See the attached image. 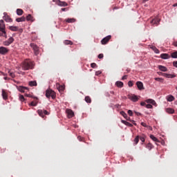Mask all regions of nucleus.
Returning <instances> with one entry per match:
<instances>
[{
    "label": "nucleus",
    "instance_id": "10",
    "mask_svg": "<svg viewBox=\"0 0 177 177\" xmlns=\"http://www.w3.org/2000/svg\"><path fill=\"white\" fill-rule=\"evenodd\" d=\"M120 113L121 115H122V117H124V118H125V120H127V121H131V118L128 117V115L127 114V113H125V111H121Z\"/></svg>",
    "mask_w": 177,
    "mask_h": 177
},
{
    "label": "nucleus",
    "instance_id": "62",
    "mask_svg": "<svg viewBox=\"0 0 177 177\" xmlns=\"http://www.w3.org/2000/svg\"><path fill=\"white\" fill-rule=\"evenodd\" d=\"M122 124H124V125H127V121L126 120H122Z\"/></svg>",
    "mask_w": 177,
    "mask_h": 177
},
{
    "label": "nucleus",
    "instance_id": "47",
    "mask_svg": "<svg viewBox=\"0 0 177 177\" xmlns=\"http://www.w3.org/2000/svg\"><path fill=\"white\" fill-rule=\"evenodd\" d=\"M126 125L127 127H133V124H132L131 123H129V122H127Z\"/></svg>",
    "mask_w": 177,
    "mask_h": 177
},
{
    "label": "nucleus",
    "instance_id": "46",
    "mask_svg": "<svg viewBox=\"0 0 177 177\" xmlns=\"http://www.w3.org/2000/svg\"><path fill=\"white\" fill-rule=\"evenodd\" d=\"M128 85L131 88V87L133 86V83L132 82V81H129L128 82Z\"/></svg>",
    "mask_w": 177,
    "mask_h": 177
},
{
    "label": "nucleus",
    "instance_id": "28",
    "mask_svg": "<svg viewBox=\"0 0 177 177\" xmlns=\"http://www.w3.org/2000/svg\"><path fill=\"white\" fill-rule=\"evenodd\" d=\"M37 113H38L40 117H41L42 118H44V117H45V115L44 114V111H42V110H41V109H39V110L37 111Z\"/></svg>",
    "mask_w": 177,
    "mask_h": 177
},
{
    "label": "nucleus",
    "instance_id": "55",
    "mask_svg": "<svg viewBox=\"0 0 177 177\" xmlns=\"http://www.w3.org/2000/svg\"><path fill=\"white\" fill-rule=\"evenodd\" d=\"M77 139H78V140H80V142H82V140L84 139L82 137H81V136H78L77 137Z\"/></svg>",
    "mask_w": 177,
    "mask_h": 177
},
{
    "label": "nucleus",
    "instance_id": "25",
    "mask_svg": "<svg viewBox=\"0 0 177 177\" xmlns=\"http://www.w3.org/2000/svg\"><path fill=\"white\" fill-rule=\"evenodd\" d=\"M16 21H17V23H20L21 21H26V17H19V18H17Z\"/></svg>",
    "mask_w": 177,
    "mask_h": 177
},
{
    "label": "nucleus",
    "instance_id": "20",
    "mask_svg": "<svg viewBox=\"0 0 177 177\" xmlns=\"http://www.w3.org/2000/svg\"><path fill=\"white\" fill-rule=\"evenodd\" d=\"M167 102H174V100H175V97H174L173 95H168L167 97H166Z\"/></svg>",
    "mask_w": 177,
    "mask_h": 177
},
{
    "label": "nucleus",
    "instance_id": "56",
    "mask_svg": "<svg viewBox=\"0 0 177 177\" xmlns=\"http://www.w3.org/2000/svg\"><path fill=\"white\" fill-rule=\"evenodd\" d=\"M127 78H128V76L127 75H124L122 77V80H127Z\"/></svg>",
    "mask_w": 177,
    "mask_h": 177
},
{
    "label": "nucleus",
    "instance_id": "4",
    "mask_svg": "<svg viewBox=\"0 0 177 177\" xmlns=\"http://www.w3.org/2000/svg\"><path fill=\"white\" fill-rule=\"evenodd\" d=\"M30 48L34 50L35 56H38V55H39V47H38V46L34 43L30 44Z\"/></svg>",
    "mask_w": 177,
    "mask_h": 177
},
{
    "label": "nucleus",
    "instance_id": "9",
    "mask_svg": "<svg viewBox=\"0 0 177 177\" xmlns=\"http://www.w3.org/2000/svg\"><path fill=\"white\" fill-rule=\"evenodd\" d=\"M17 88L18 89V91L19 92H21L22 93H24V92H26V91H28V87H24L23 86H17Z\"/></svg>",
    "mask_w": 177,
    "mask_h": 177
},
{
    "label": "nucleus",
    "instance_id": "53",
    "mask_svg": "<svg viewBox=\"0 0 177 177\" xmlns=\"http://www.w3.org/2000/svg\"><path fill=\"white\" fill-rule=\"evenodd\" d=\"M173 66H174V67H176L177 68V61L173 62Z\"/></svg>",
    "mask_w": 177,
    "mask_h": 177
},
{
    "label": "nucleus",
    "instance_id": "15",
    "mask_svg": "<svg viewBox=\"0 0 177 177\" xmlns=\"http://www.w3.org/2000/svg\"><path fill=\"white\" fill-rule=\"evenodd\" d=\"M162 75L163 77H165L166 78H175L176 75H172V74H168V73H162Z\"/></svg>",
    "mask_w": 177,
    "mask_h": 177
},
{
    "label": "nucleus",
    "instance_id": "58",
    "mask_svg": "<svg viewBox=\"0 0 177 177\" xmlns=\"http://www.w3.org/2000/svg\"><path fill=\"white\" fill-rule=\"evenodd\" d=\"M61 10L62 12H66V10H68V8H62Z\"/></svg>",
    "mask_w": 177,
    "mask_h": 177
},
{
    "label": "nucleus",
    "instance_id": "54",
    "mask_svg": "<svg viewBox=\"0 0 177 177\" xmlns=\"http://www.w3.org/2000/svg\"><path fill=\"white\" fill-rule=\"evenodd\" d=\"M162 79H161V78H160V77H156L155 78V81H159V82H160V81H162Z\"/></svg>",
    "mask_w": 177,
    "mask_h": 177
},
{
    "label": "nucleus",
    "instance_id": "13",
    "mask_svg": "<svg viewBox=\"0 0 177 177\" xmlns=\"http://www.w3.org/2000/svg\"><path fill=\"white\" fill-rule=\"evenodd\" d=\"M151 24H153V26H154V24H156V26H158L160 24V19L155 18V19H152L151 21Z\"/></svg>",
    "mask_w": 177,
    "mask_h": 177
},
{
    "label": "nucleus",
    "instance_id": "41",
    "mask_svg": "<svg viewBox=\"0 0 177 177\" xmlns=\"http://www.w3.org/2000/svg\"><path fill=\"white\" fill-rule=\"evenodd\" d=\"M19 100L21 102H24V100H26V99L24 98V96L23 95H19Z\"/></svg>",
    "mask_w": 177,
    "mask_h": 177
},
{
    "label": "nucleus",
    "instance_id": "43",
    "mask_svg": "<svg viewBox=\"0 0 177 177\" xmlns=\"http://www.w3.org/2000/svg\"><path fill=\"white\" fill-rule=\"evenodd\" d=\"M91 67L92 68H96V67H97V65L95 63H92L91 64Z\"/></svg>",
    "mask_w": 177,
    "mask_h": 177
},
{
    "label": "nucleus",
    "instance_id": "14",
    "mask_svg": "<svg viewBox=\"0 0 177 177\" xmlns=\"http://www.w3.org/2000/svg\"><path fill=\"white\" fill-rule=\"evenodd\" d=\"M57 3L59 6H68V3H66V1H62L60 0H57Z\"/></svg>",
    "mask_w": 177,
    "mask_h": 177
},
{
    "label": "nucleus",
    "instance_id": "11",
    "mask_svg": "<svg viewBox=\"0 0 177 177\" xmlns=\"http://www.w3.org/2000/svg\"><path fill=\"white\" fill-rule=\"evenodd\" d=\"M66 113L68 114V118H73L74 117V112L71 109H66Z\"/></svg>",
    "mask_w": 177,
    "mask_h": 177
},
{
    "label": "nucleus",
    "instance_id": "16",
    "mask_svg": "<svg viewBox=\"0 0 177 177\" xmlns=\"http://www.w3.org/2000/svg\"><path fill=\"white\" fill-rule=\"evenodd\" d=\"M158 68H159V70L160 71H163V72H166V71H168V68H167V67L162 66V65H159L158 66Z\"/></svg>",
    "mask_w": 177,
    "mask_h": 177
},
{
    "label": "nucleus",
    "instance_id": "7",
    "mask_svg": "<svg viewBox=\"0 0 177 177\" xmlns=\"http://www.w3.org/2000/svg\"><path fill=\"white\" fill-rule=\"evenodd\" d=\"M3 15L4 16L3 19V20H5V21H6L7 23H12L13 21V20H12V18H10V17H9V15H8L6 12H4Z\"/></svg>",
    "mask_w": 177,
    "mask_h": 177
},
{
    "label": "nucleus",
    "instance_id": "61",
    "mask_svg": "<svg viewBox=\"0 0 177 177\" xmlns=\"http://www.w3.org/2000/svg\"><path fill=\"white\" fill-rule=\"evenodd\" d=\"M173 45H174V46L177 47V41L173 42Z\"/></svg>",
    "mask_w": 177,
    "mask_h": 177
},
{
    "label": "nucleus",
    "instance_id": "30",
    "mask_svg": "<svg viewBox=\"0 0 177 177\" xmlns=\"http://www.w3.org/2000/svg\"><path fill=\"white\" fill-rule=\"evenodd\" d=\"M64 45H73V43L71 41V40H64Z\"/></svg>",
    "mask_w": 177,
    "mask_h": 177
},
{
    "label": "nucleus",
    "instance_id": "35",
    "mask_svg": "<svg viewBox=\"0 0 177 177\" xmlns=\"http://www.w3.org/2000/svg\"><path fill=\"white\" fill-rule=\"evenodd\" d=\"M171 57L173 59H177V51L172 53L171 54Z\"/></svg>",
    "mask_w": 177,
    "mask_h": 177
},
{
    "label": "nucleus",
    "instance_id": "63",
    "mask_svg": "<svg viewBox=\"0 0 177 177\" xmlns=\"http://www.w3.org/2000/svg\"><path fill=\"white\" fill-rule=\"evenodd\" d=\"M136 115H142V113H139V112H135Z\"/></svg>",
    "mask_w": 177,
    "mask_h": 177
},
{
    "label": "nucleus",
    "instance_id": "59",
    "mask_svg": "<svg viewBox=\"0 0 177 177\" xmlns=\"http://www.w3.org/2000/svg\"><path fill=\"white\" fill-rule=\"evenodd\" d=\"M140 104H141V106H146V102H142L140 103Z\"/></svg>",
    "mask_w": 177,
    "mask_h": 177
},
{
    "label": "nucleus",
    "instance_id": "2",
    "mask_svg": "<svg viewBox=\"0 0 177 177\" xmlns=\"http://www.w3.org/2000/svg\"><path fill=\"white\" fill-rule=\"evenodd\" d=\"M46 96L48 97V99H55L56 97V93L53 91V90H46Z\"/></svg>",
    "mask_w": 177,
    "mask_h": 177
},
{
    "label": "nucleus",
    "instance_id": "29",
    "mask_svg": "<svg viewBox=\"0 0 177 177\" xmlns=\"http://www.w3.org/2000/svg\"><path fill=\"white\" fill-rule=\"evenodd\" d=\"M23 13H24V12L23 11L22 9H20V8L17 9V15H18V16H21Z\"/></svg>",
    "mask_w": 177,
    "mask_h": 177
},
{
    "label": "nucleus",
    "instance_id": "34",
    "mask_svg": "<svg viewBox=\"0 0 177 177\" xmlns=\"http://www.w3.org/2000/svg\"><path fill=\"white\" fill-rule=\"evenodd\" d=\"M139 143V136H137L134 139V145L136 146Z\"/></svg>",
    "mask_w": 177,
    "mask_h": 177
},
{
    "label": "nucleus",
    "instance_id": "50",
    "mask_svg": "<svg viewBox=\"0 0 177 177\" xmlns=\"http://www.w3.org/2000/svg\"><path fill=\"white\" fill-rule=\"evenodd\" d=\"M37 103L35 102H32L30 103V106H37Z\"/></svg>",
    "mask_w": 177,
    "mask_h": 177
},
{
    "label": "nucleus",
    "instance_id": "26",
    "mask_svg": "<svg viewBox=\"0 0 177 177\" xmlns=\"http://www.w3.org/2000/svg\"><path fill=\"white\" fill-rule=\"evenodd\" d=\"M166 111L169 113V114H174L175 113V111L173 109L171 108H167L166 109Z\"/></svg>",
    "mask_w": 177,
    "mask_h": 177
},
{
    "label": "nucleus",
    "instance_id": "12",
    "mask_svg": "<svg viewBox=\"0 0 177 177\" xmlns=\"http://www.w3.org/2000/svg\"><path fill=\"white\" fill-rule=\"evenodd\" d=\"M136 85L139 91H143L145 89V87L143 86V83L142 82H137Z\"/></svg>",
    "mask_w": 177,
    "mask_h": 177
},
{
    "label": "nucleus",
    "instance_id": "48",
    "mask_svg": "<svg viewBox=\"0 0 177 177\" xmlns=\"http://www.w3.org/2000/svg\"><path fill=\"white\" fill-rule=\"evenodd\" d=\"M43 113H44V115H49V112H48V111H46V110H44Z\"/></svg>",
    "mask_w": 177,
    "mask_h": 177
},
{
    "label": "nucleus",
    "instance_id": "45",
    "mask_svg": "<svg viewBox=\"0 0 177 177\" xmlns=\"http://www.w3.org/2000/svg\"><path fill=\"white\" fill-rule=\"evenodd\" d=\"M127 113L129 115H130V117H132V115H133V112H132L131 110H129Z\"/></svg>",
    "mask_w": 177,
    "mask_h": 177
},
{
    "label": "nucleus",
    "instance_id": "6",
    "mask_svg": "<svg viewBox=\"0 0 177 177\" xmlns=\"http://www.w3.org/2000/svg\"><path fill=\"white\" fill-rule=\"evenodd\" d=\"M128 97L132 102H138V100H139V98H138V96L135 94H130L128 95Z\"/></svg>",
    "mask_w": 177,
    "mask_h": 177
},
{
    "label": "nucleus",
    "instance_id": "17",
    "mask_svg": "<svg viewBox=\"0 0 177 177\" xmlns=\"http://www.w3.org/2000/svg\"><path fill=\"white\" fill-rule=\"evenodd\" d=\"M6 26H5V22L3 19L0 20V30H5Z\"/></svg>",
    "mask_w": 177,
    "mask_h": 177
},
{
    "label": "nucleus",
    "instance_id": "36",
    "mask_svg": "<svg viewBox=\"0 0 177 177\" xmlns=\"http://www.w3.org/2000/svg\"><path fill=\"white\" fill-rule=\"evenodd\" d=\"M8 42L10 43V45L11 44H13V42H15V39L12 37H10L8 40H7Z\"/></svg>",
    "mask_w": 177,
    "mask_h": 177
},
{
    "label": "nucleus",
    "instance_id": "23",
    "mask_svg": "<svg viewBox=\"0 0 177 177\" xmlns=\"http://www.w3.org/2000/svg\"><path fill=\"white\" fill-rule=\"evenodd\" d=\"M2 96L4 100H6V99H8V93H6V91H5V90L2 91Z\"/></svg>",
    "mask_w": 177,
    "mask_h": 177
},
{
    "label": "nucleus",
    "instance_id": "33",
    "mask_svg": "<svg viewBox=\"0 0 177 177\" xmlns=\"http://www.w3.org/2000/svg\"><path fill=\"white\" fill-rule=\"evenodd\" d=\"M30 86H37V82L35 81H30L29 82Z\"/></svg>",
    "mask_w": 177,
    "mask_h": 177
},
{
    "label": "nucleus",
    "instance_id": "21",
    "mask_svg": "<svg viewBox=\"0 0 177 177\" xmlns=\"http://www.w3.org/2000/svg\"><path fill=\"white\" fill-rule=\"evenodd\" d=\"M145 147H146V149H148V150H151V149H153V148H154V146L152 145L151 143L149 142L148 144H147V145H145Z\"/></svg>",
    "mask_w": 177,
    "mask_h": 177
},
{
    "label": "nucleus",
    "instance_id": "22",
    "mask_svg": "<svg viewBox=\"0 0 177 177\" xmlns=\"http://www.w3.org/2000/svg\"><path fill=\"white\" fill-rule=\"evenodd\" d=\"M8 28L11 31H19V27L17 26H9Z\"/></svg>",
    "mask_w": 177,
    "mask_h": 177
},
{
    "label": "nucleus",
    "instance_id": "40",
    "mask_svg": "<svg viewBox=\"0 0 177 177\" xmlns=\"http://www.w3.org/2000/svg\"><path fill=\"white\" fill-rule=\"evenodd\" d=\"M3 45H4V46H9V45H10V43L7 40L3 42Z\"/></svg>",
    "mask_w": 177,
    "mask_h": 177
},
{
    "label": "nucleus",
    "instance_id": "49",
    "mask_svg": "<svg viewBox=\"0 0 177 177\" xmlns=\"http://www.w3.org/2000/svg\"><path fill=\"white\" fill-rule=\"evenodd\" d=\"M104 57V55L103 54L98 55V59H103Z\"/></svg>",
    "mask_w": 177,
    "mask_h": 177
},
{
    "label": "nucleus",
    "instance_id": "64",
    "mask_svg": "<svg viewBox=\"0 0 177 177\" xmlns=\"http://www.w3.org/2000/svg\"><path fill=\"white\" fill-rule=\"evenodd\" d=\"M0 75H5V73H3V72L0 71Z\"/></svg>",
    "mask_w": 177,
    "mask_h": 177
},
{
    "label": "nucleus",
    "instance_id": "37",
    "mask_svg": "<svg viewBox=\"0 0 177 177\" xmlns=\"http://www.w3.org/2000/svg\"><path fill=\"white\" fill-rule=\"evenodd\" d=\"M145 138L146 136H139V139L141 140V142H142V143H145Z\"/></svg>",
    "mask_w": 177,
    "mask_h": 177
},
{
    "label": "nucleus",
    "instance_id": "18",
    "mask_svg": "<svg viewBox=\"0 0 177 177\" xmlns=\"http://www.w3.org/2000/svg\"><path fill=\"white\" fill-rule=\"evenodd\" d=\"M0 37H4V38H8L6 31L5 30H0Z\"/></svg>",
    "mask_w": 177,
    "mask_h": 177
},
{
    "label": "nucleus",
    "instance_id": "57",
    "mask_svg": "<svg viewBox=\"0 0 177 177\" xmlns=\"http://www.w3.org/2000/svg\"><path fill=\"white\" fill-rule=\"evenodd\" d=\"M131 122H133V125H135L136 127V123L135 122V121L134 120H131V119H130V120H129Z\"/></svg>",
    "mask_w": 177,
    "mask_h": 177
},
{
    "label": "nucleus",
    "instance_id": "24",
    "mask_svg": "<svg viewBox=\"0 0 177 177\" xmlns=\"http://www.w3.org/2000/svg\"><path fill=\"white\" fill-rule=\"evenodd\" d=\"M115 85L118 88H122V86H124V83L122 82H116Z\"/></svg>",
    "mask_w": 177,
    "mask_h": 177
},
{
    "label": "nucleus",
    "instance_id": "5",
    "mask_svg": "<svg viewBox=\"0 0 177 177\" xmlns=\"http://www.w3.org/2000/svg\"><path fill=\"white\" fill-rule=\"evenodd\" d=\"M111 39V35H108L101 40L102 45H106L109 43V41Z\"/></svg>",
    "mask_w": 177,
    "mask_h": 177
},
{
    "label": "nucleus",
    "instance_id": "60",
    "mask_svg": "<svg viewBox=\"0 0 177 177\" xmlns=\"http://www.w3.org/2000/svg\"><path fill=\"white\" fill-rule=\"evenodd\" d=\"M25 96H26V97H32L31 95L30 94H25Z\"/></svg>",
    "mask_w": 177,
    "mask_h": 177
},
{
    "label": "nucleus",
    "instance_id": "39",
    "mask_svg": "<svg viewBox=\"0 0 177 177\" xmlns=\"http://www.w3.org/2000/svg\"><path fill=\"white\" fill-rule=\"evenodd\" d=\"M152 49H153V50H154L155 53H160V50L158 49L157 48L153 46V47H152Z\"/></svg>",
    "mask_w": 177,
    "mask_h": 177
},
{
    "label": "nucleus",
    "instance_id": "1",
    "mask_svg": "<svg viewBox=\"0 0 177 177\" xmlns=\"http://www.w3.org/2000/svg\"><path fill=\"white\" fill-rule=\"evenodd\" d=\"M22 68L24 71L34 68V62H32L30 59H26L22 63Z\"/></svg>",
    "mask_w": 177,
    "mask_h": 177
},
{
    "label": "nucleus",
    "instance_id": "19",
    "mask_svg": "<svg viewBox=\"0 0 177 177\" xmlns=\"http://www.w3.org/2000/svg\"><path fill=\"white\" fill-rule=\"evenodd\" d=\"M160 57H161V59H169V57H171V56H169V55H168L167 53H162L160 55Z\"/></svg>",
    "mask_w": 177,
    "mask_h": 177
},
{
    "label": "nucleus",
    "instance_id": "27",
    "mask_svg": "<svg viewBox=\"0 0 177 177\" xmlns=\"http://www.w3.org/2000/svg\"><path fill=\"white\" fill-rule=\"evenodd\" d=\"M65 21H66V23H75V19L68 18V19H66Z\"/></svg>",
    "mask_w": 177,
    "mask_h": 177
},
{
    "label": "nucleus",
    "instance_id": "32",
    "mask_svg": "<svg viewBox=\"0 0 177 177\" xmlns=\"http://www.w3.org/2000/svg\"><path fill=\"white\" fill-rule=\"evenodd\" d=\"M150 138L153 140V142H160L157 138H156L153 135L150 136Z\"/></svg>",
    "mask_w": 177,
    "mask_h": 177
},
{
    "label": "nucleus",
    "instance_id": "51",
    "mask_svg": "<svg viewBox=\"0 0 177 177\" xmlns=\"http://www.w3.org/2000/svg\"><path fill=\"white\" fill-rule=\"evenodd\" d=\"M100 74H102V71H100L95 72V75H100Z\"/></svg>",
    "mask_w": 177,
    "mask_h": 177
},
{
    "label": "nucleus",
    "instance_id": "31",
    "mask_svg": "<svg viewBox=\"0 0 177 177\" xmlns=\"http://www.w3.org/2000/svg\"><path fill=\"white\" fill-rule=\"evenodd\" d=\"M85 102H86V103H91L92 100L91 99V97H89V96H86V97H85Z\"/></svg>",
    "mask_w": 177,
    "mask_h": 177
},
{
    "label": "nucleus",
    "instance_id": "44",
    "mask_svg": "<svg viewBox=\"0 0 177 177\" xmlns=\"http://www.w3.org/2000/svg\"><path fill=\"white\" fill-rule=\"evenodd\" d=\"M8 73H9V75L11 76L12 78H15V77H16V75L13 72H8Z\"/></svg>",
    "mask_w": 177,
    "mask_h": 177
},
{
    "label": "nucleus",
    "instance_id": "8",
    "mask_svg": "<svg viewBox=\"0 0 177 177\" xmlns=\"http://www.w3.org/2000/svg\"><path fill=\"white\" fill-rule=\"evenodd\" d=\"M9 52V49L8 48L1 46L0 47V55H6Z\"/></svg>",
    "mask_w": 177,
    "mask_h": 177
},
{
    "label": "nucleus",
    "instance_id": "3",
    "mask_svg": "<svg viewBox=\"0 0 177 177\" xmlns=\"http://www.w3.org/2000/svg\"><path fill=\"white\" fill-rule=\"evenodd\" d=\"M146 103H149L146 105L147 109H153V106H156L157 103L153 99H148L145 100Z\"/></svg>",
    "mask_w": 177,
    "mask_h": 177
},
{
    "label": "nucleus",
    "instance_id": "42",
    "mask_svg": "<svg viewBox=\"0 0 177 177\" xmlns=\"http://www.w3.org/2000/svg\"><path fill=\"white\" fill-rule=\"evenodd\" d=\"M26 19L28 20V21H30V20H32V16H31V15H28L26 17Z\"/></svg>",
    "mask_w": 177,
    "mask_h": 177
},
{
    "label": "nucleus",
    "instance_id": "38",
    "mask_svg": "<svg viewBox=\"0 0 177 177\" xmlns=\"http://www.w3.org/2000/svg\"><path fill=\"white\" fill-rule=\"evenodd\" d=\"M58 91L59 92H63V91H64V86H59L58 87Z\"/></svg>",
    "mask_w": 177,
    "mask_h": 177
},
{
    "label": "nucleus",
    "instance_id": "52",
    "mask_svg": "<svg viewBox=\"0 0 177 177\" xmlns=\"http://www.w3.org/2000/svg\"><path fill=\"white\" fill-rule=\"evenodd\" d=\"M141 125L142 127H145V128H147V124L146 123H145V122H141Z\"/></svg>",
    "mask_w": 177,
    "mask_h": 177
}]
</instances>
